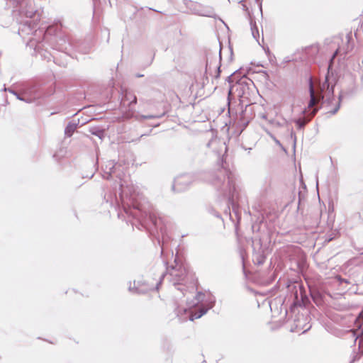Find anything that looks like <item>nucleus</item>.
Returning a JSON list of instances; mask_svg holds the SVG:
<instances>
[{"mask_svg":"<svg viewBox=\"0 0 363 363\" xmlns=\"http://www.w3.org/2000/svg\"><path fill=\"white\" fill-rule=\"evenodd\" d=\"M208 296V297L206 298L205 294L201 292L198 293L194 300L191 303H188L189 308L184 309V313L189 314L188 317H183L182 315H179V313L178 315L184 320L186 319L194 320V319L201 318L203 315L206 313L209 309L213 308L214 305V298L210 295Z\"/></svg>","mask_w":363,"mask_h":363,"instance_id":"obj_1","label":"nucleus"},{"mask_svg":"<svg viewBox=\"0 0 363 363\" xmlns=\"http://www.w3.org/2000/svg\"><path fill=\"white\" fill-rule=\"evenodd\" d=\"M164 276V273H162L158 276L157 279L147 281V284L143 283L140 284L138 282V286L136 287V291L138 293H145L148 291L158 290L159 286L161 284Z\"/></svg>","mask_w":363,"mask_h":363,"instance_id":"obj_2","label":"nucleus"},{"mask_svg":"<svg viewBox=\"0 0 363 363\" xmlns=\"http://www.w3.org/2000/svg\"><path fill=\"white\" fill-rule=\"evenodd\" d=\"M169 276L172 277L171 281L174 285L179 284L186 276V270L184 267L179 266L177 268H172L169 272Z\"/></svg>","mask_w":363,"mask_h":363,"instance_id":"obj_3","label":"nucleus"},{"mask_svg":"<svg viewBox=\"0 0 363 363\" xmlns=\"http://www.w3.org/2000/svg\"><path fill=\"white\" fill-rule=\"evenodd\" d=\"M189 181V176L184 175L181 177H178L174 180V183L173 185L174 189H177V191H182L184 189L183 184H186V183Z\"/></svg>","mask_w":363,"mask_h":363,"instance_id":"obj_4","label":"nucleus"},{"mask_svg":"<svg viewBox=\"0 0 363 363\" xmlns=\"http://www.w3.org/2000/svg\"><path fill=\"white\" fill-rule=\"evenodd\" d=\"M250 28L253 38L258 43V44L260 45L259 33L257 26H256L255 23H254L252 21H250Z\"/></svg>","mask_w":363,"mask_h":363,"instance_id":"obj_5","label":"nucleus"},{"mask_svg":"<svg viewBox=\"0 0 363 363\" xmlns=\"http://www.w3.org/2000/svg\"><path fill=\"white\" fill-rule=\"evenodd\" d=\"M309 91H310L311 99H310V101H309L308 106L309 107H312V106H313L317 103V99H316V98L315 96L314 90H313V84H312L311 81L310 82V89H309Z\"/></svg>","mask_w":363,"mask_h":363,"instance_id":"obj_6","label":"nucleus"},{"mask_svg":"<svg viewBox=\"0 0 363 363\" xmlns=\"http://www.w3.org/2000/svg\"><path fill=\"white\" fill-rule=\"evenodd\" d=\"M77 128V125L75 123H69L65 128V134L68 136V137H70L72 135V134L74 133V132L75 131Z\"/></svg>","mask_w":363,"mask_h":363,"instance_id":"obj_7","label":"nucleus"},{"mask_svg":"<svg viewBox=\"0 0 363 363\" xmlns=\"http://www.w3.org/2000/svg\"><path fill=\"white\" fill-rule=\"evenodd\" d=\"M264 259V257L260 253H255L253 256V261L257 264H263Z\"/></svg>","mask_w":363,"mask_h":363,"instance_id":"obj_8","label":"nucleus"},{"mask_svg":"<svg viewBox=\"0 0 363 363\" xmlns=\"http://www.w3.org/2000/svg\"><path fill=\"white\" fill-rule=\"evenodd\" d=\"M125 99L130 101V104H136L137 102V98L135 95L126 94Z\"/></svg>","mask_w":363,"mask_h":363,"instance_id":"obj_9","label":"nucleus"},{"mask_svg":"<svg viewBox=\"0 0 363 363\" xmlns=\"http://www.w3.org/2000/svg\"><path fill=\"white\" fill-rule=\"evenodd\" d=\"M269 135H270V137L274 140V141L275 142V143L279 146H281L279 140H278L273 135H272L271 133H269Z\"/></svg>","mask_w":363,"mask_h":363,"instance_id":"obj_10","label":"nucleus"},{"mask_svg":"<svg viewBox=\"0 0 363 363\" xmlns=\"http://www.w3.org/2000/svg\"><path fill=\"white\" fill-rule=\"evenodd\" d=\"M156 116H153V115H148V116H140V118H143V119H150V118H155Z\"/></svg>","mask_w":363,"mask_h":363,"instance_id":"obj_11","label":"nucleus"},{"mask_svg":"<svg viewBox=\"0 0 363 363\" xmlns=\"http://www.w3.org/2000/svg\"><path fill=\"white\" fill-rule=\"evenodd\" d=\"M211 65H208V64L207 63V64H206V72L210 71V70H211Z\"/></svg>","mask_w":363,"mask_h":363,"instance_id":"obj_12","label":"nucleus"},{"mask_svg":"<svg viewBox=\"0 0 363 363\" xmlns=\"http://www.w3.org/2000/svg\"><path fill=\"white\" fill-rule=\"evenodd\" d=\"M214 68L217 69L218 71L219 72V70H220L219 63H216Z\"/></svg>","mask_w":363,"mask_h":363,"instance_id":"obj_13","label":"nucleus"},{"mask_svg":"<svg viewBox=\"0 0 363 363\" xmlns=\"http://www.w3.org/2000/svg\"><path fill=\"white\" fill-rule=\"evenodd\" d=\"M339 107H340V105H338V106H337V108H335L332 111V113H333V114H335V113L337 111V110L339 109Z\"/></svg>","mask_w":363,"mask_h":363,"instance_id":"obj_14","label":"nucleus"},{"mask_svg":"<svg viewBox=\"0 0 363 363\" xmlns=\"http://www.w3.org/2000/svg\"><path fill=\"white\" fill-rule=\"evenodd\" d=\"M11 93H13V94L16 95L17 96V98L19 99V100H23L22 98L19 97L17 94L14 91H10Z\"/></svg>","mask_w":363,"mask_h":363,"instance_id":"obj_15","label":"nucleus"},{"mask_svg":"<svg viewBox=\"0 0 363 363\" xmlns=\"http://www.w3.org/2000/svg\"><path fill=\"white\" fill-rule=\"evenodd\" d=\"M260 117H261L262 119L267 120V116H266L265 114H264V113H263V114H262V115L260 116Z\"/></svg>","mask_w":363,"mask_h":363,"instance_id":"obj_16","label":"nucleus"},{"mask_svg":"<svg viewBox=\"0 0 363 363\" xmlns=\"http://www.w3.org/2000/svg\"><path fill=\"white\" fill-rule=\"evenodd\" d=\"M337 52V50H336V52L334 53V55H333V57H332V60L335 58L336 54Z\"/></svg>","mask_w":363,"mask_h":363,"instance_id":"obj_17","label":"nucleus"},{"mask_svg":"<svg viewBox=\"0 0 363 363\" xmlns=\"http://www.w3.org/2000/svg\"><path fill=\"white\" fill-rule=\"evenodd\" d=\"M201 15H203V16H209L208 13H201Z\"/></svg>","mask_w":363,"mask_h":363,"instance_id":"obj_18","label":"nucleus"},{"mask_svg":"<svg viewBox=\"0 0 363 363\" xmlns=\"http://www.w3.org/2000/svg\"><path fill=\"white\" fill-rule=\"evenodd\" d=\"M269 123H271V124H272V125H274V121H269Z\"/></svg>","mask_w":363,"mask_h":363,"instance_id":"obj_19","label":"nucleus"},{"mask_svg":"<svg viewBox=\"0 0 363 363\" xmlns=\"http://www.w3.org/2000/svg\"><path fill=\"white\" fill-rule=\"evenodd\" d=\"M228 185H230V180H229V177H228Z\"/></svg>","mask_w":363,"mask_h":363,"instance_id":"obj_20","label":"nucleus"},{"mask_svg":"<svg viewBox=\"0 0 363 363\" xmlns=\"http://www.w3.org/2000/svg\"><path fill=\"white\" fill-rule=\"evenodd\" d=\"M121 191H122V193H123V191H124V190H123V185H121Z\"/></svg>","mask_w":363,"mask_h":363,"instance_id":"obj_21","label":"nucleus"},{"mask_svg":"<svg viewBox=\"0 0 363 363\" xmlns=\"http://www.w3.org/2000/svg\"><path fill=\"white\" fill-rule=\"evenodd\" d=\"M341 281H344V282H345V283H347V282H348V281H347V280H345V279H342V280H341Z\"/></svg>","mask_w":363,"mask_h":363,"instance_id":"obj_22","label":"nucleus"}]
</instances>
